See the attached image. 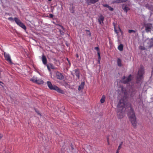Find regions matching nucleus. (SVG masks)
Returning <instances> with one entry per match:
<instances>
[{
	"label": "nucleus",
	"instance_id": "nucleus-1",
	"mask_svg": "<svg viewBox=\"0 0 153 153\" xmlns=\"http://www.w3.org/2000/svg\"><path fill=\"white\" fill-rule=\"evenodd\" d=\"M126 97L121 98L119 101L117 106V117L119 119H121L123 117L126 108L125 104L126 102Z\"/></svg>",
	"mask_w": 153,
	"mask_h": 153
},
{
	"label": "nucleus",
	"instance_id": "nucleus-2",
	"mask_svg": "<svg viewBox=\"0 0 153 153\" xmlns=\"http://www.w3.org/2000/svg\"><path fill=\"white\" fill-rule=\"evenodd\" d=\"M129 108H130L129 111L128 112V116L129 120L131 121L132 126L135 128L137 127V121L136 118L135 114L134 111L130 105Z\"/></svg>",
	"mask_w": 153,
	"mask_h": 153
},
{
	"label": "nucleus",
	"instance_id": "nucleus-3",
	"mask_svg": "<svg viewBox=\"0 0 153 153\" xmlns=\"http://www.w3.org/2000/svg\"><path fill=\"white\" fill-rule=\"evenodd\" d=\"M47 85L50 89L52 90H54L56 91L57 92L59 93L63 94V91L59 88L57 86L55 85H53L51 82L47 81Z\"/></svg>",
	"mask_w": 153,
	"mask_h": 153
},
{
	"label": "nucleus",
	"instance_id": "nucleus-4",
	"mask_svg": "<svg viewBox=\"0 0 153 153\" xmlns=\"http://www.w3.org/2000/svg\"><path fill=\"white\" fill-rule=\"evenodd\" d=\"M144 68L142 67H141L138 70L137 76V83L140 82L143 78V75L144 74Z\"/></svg>",
	"mask_w": 153,
	"mask_h": 153
},
{
	"label": "nucleus",
	"instance_id": "nucleus-5",
	"mask_svg": "<svg viewBox=\"0 0 153 153\" xmlns=\"http://www.w3.org/2000/svg\"><path fill=\"white\" fill-rule=\"evenodd\" d=\"M113 25L114 27V31L117 35L119 36H122L123 34V32L119 27H116L114 23H113Z\"/></svg>",
	"mask_w": 153,
	"mask_h": 153
},
{
	"label": "nucleus",
	"instance_id": "nucleus-6",
	"mask_svg": "<svg viewBox=\"0 0 153 153\" xmlns=\"http://www.w3.org/2000/svg\"><path fill=\"white\" fill-rule=\"evenodd\" d=\"M14 20L16 23L20 27H21L25 30L26 29V27L25 25L20 20L17 18H15Z\"/></svg>",
	"mask_w": 153,
	"mask_h": 153
},
{
	"label": "nucleus",
	"instance_id": "nucleus-7",
	"mask_svg": "<svg viewBox=\"0 0 153 153\" xmlns=\"http://www.w3.org/2000/svg\"><path fill=\"white\" fill-rule=\"evenodd\" d=\"M57 26H58V29L60 32V34L63 35L64 34V33L65 31V30L64 27L62 25H57Z\"/></svg>",
	"mask_w": 153,
	"mask_h": 153
},
{
	"label": "nucleus",
	"instance_id": "nucleus-8",
	"mask_svg": "<svg viewBox=\"0 0 153 153\" xmlns=\"http://www.w3.org/2000/svg\"><path fill=\"white\" fill-rule=\"evenodd\" d=\"M4 55L5 59L8 62L12 63V61L10 55L4 52Z\"/></svg>",
	"mask_w": 153,
	"mask_h": 153
},
{
	"label": "nucleus",
	"instance_id": "nucleus-9",
	"mask_svg": "<svg viewBox=\"0 0 153 153\" xmlns=\"http://www.w3.org/2000/svg\"><path fill=\"white\" fill-rule=\"evenodd\" d=\"M145 29L146 31L148 32L152 30L153 28V27L151 24H148L145 25Z\"/></svg>",
	"mask_w": 153,
	"mask_h": 153
},
{
	"label": "nucleus",
	"instance_id": "nucleus-10",
	"mask_svg": "<svg viewBox=\"0 0 153 153\" xmlns=\"http://www.w3.org/2000/svg\"><path fill=\"white\" fill-rule=\"evenodd\" d=\"M56 76L57 79L60 80H62L64 78V76L62 74L59 72L56 73Z\"/></svg>",
	"mask_w": 153,
	"mask_h": 153
},
{
	"label": "nucleus",
	"instance_id": "nucleus-11",
	"mask_svg": "<svg viewBox=\"0 0 153 153\" xmlns=\"http://www.w3.org/2000/svg\"><path fill=\"white\" fill-rule=\"evenodd\" d=\"M128 32L129 33L132 35L136 36L137 35V31L136 30H128Z\"/></svg>",
	"mask_w": 153,
	"mask_h": 153
},
{
	"label": "nucleus",
	"instance_id": "nucleus-12",
	"mask_svg": "<svg viewBox=\"0 0 153 153\" xmlns=\"http://www.w3.org/2000/svg\"><path fill=\"white\" fill-rule=\"evenodd\" d=\"M131 75L130 74L128 76V77L126 80H124L122 81L123 82L124 84H127L131 80Z\"/></svg>",
	"mask_w": 153,
	"mask_h": 153
},
{
	"label": "nucleus",
	"instance_id": "nucleus-13",
	"mask_svg": "<svg viewBox=\"0 0 153 153\" xmlns=\"http://www.w3.org/2000/svg\"><path fill=\"white\" fill-rule=\"evenodd\" d=\"M99 0H86V2L89 4L91 3L94 4L97 2Z\"/></svg>",
	"mask_w": 153,
	"mask_h": 153
},
{
	"label": "nucleus",
	"instance_id": "nucleus-14",
	"mask_svg": "<svg viewBox=\"0 0 153 153\" xmlns=\"http://www.w3.org/2000/svg\"><path fill=\"white\" fill-rule=\"evenodd\" d=\"M104 20V17L102 15H100L98 19V21L100 24H102V23H103V21Z\"/></svg>",
	"mask_w": 153,
	"mask_h": 153
},
{
	"label": "nucleus",
	"instance_id": "nucleus-15",
	"mask_svg": "<svg viewBox=\"0 0 153 153\" xmlns=\"http://www.w3.org/2000/svg\"><path fill=\"white\" fill-rule=\"evenodd\" d=\"M42 60L43 63L44 65H46L47 63V59L45 56L43 55L42 57Z\"/></svg>",
	"mask_w": 153,
	"mask_h": 153
},
{
	"label": "nucleus",
	"instance_id": "nucleus-16",
	"mask_svg": "<svg viewBox=\"0 0 153 153\" xmlns=\"http://www.w3.org/2000/svg\"><path fill=\"white\" fill-rule=\"evenodd\" d=\"M74 74L76 76L78 77L79 79V71L78 69H75L74 70Z\"/></svg>",
	"mask_w": 153,
	"mask_h": 153
},
{
	"label": "nucleus",
	"instance_id": "nucleus-17",
	"mask_svg": "<svg viewBox=\"0 0 153 153\" xmlns=\"http://www.w3.org/2000/svg\"><path fill=\"white\" fill-rule=\"evenodd\" d=\"M117 63L119 67H121L122 66V61L120 58H118L117 60Z\"/></svg>",
	"mask_w": 153,
	"mask_h": 153
},
{
	"label": "nucleus",
	"instance_id": "nucleus-18",
	"mask_svg": "<svg viewBox=\"0 0 153 153\" xmlns=\"http://www.w3.org/2000/svg\"><path fill=\"white\" fill-rule=\"evenodd\" d=\"M84 85H85L84 82H81L80 85L79 86L78 89V90L79 91H80L82 89H83V88Z\"/></svg>",
	"mask_w": 153,
	"mask_h": 153
},
{
	"label": "nucleus",
	"instance_id": "nucleus-19",
	"mask_svg": "<svg viewBox=\"0 0 153 153\" xmlns=\"http://www.w3.org/2000/svg\"><path fill=\"white\" fill-rule=\"evenodd\" d=\"M122 8L123 10L127 12V11L129 10V8L125 5H123L122 6Z\"/></svg>",
	"mask_w": 153,
	"mask_h": 153
},
{
	"label": "nucleus",
	"instance_id": "nucleus-20",
	"mask_svg": "<svg viewBox=\"0 0 153 153\" xmlns=\"http://www.w3.org/2000/svg\"><path fill=\"white\" fill-rule=\"evenodd\" d=\"M44 83V81L41 79H39L37 80L36 83L38 84H42Z\"/></svg>",
	"mask_w": 153,
	"mask_h": 153
},
{
	"label": "nucleus",
	"instance_id": "nucleus-21",
	"mask_svg": "<svg viewBox=\"0 0 153 153\" xmlns=\"http://www.w3.org/2000/svg\"><path fill=\"white\" fill-rule=\"evenodd\" d=\"M127 0H115L114 2L116 3H119L122 2H126Z\"/></svg>",
	"mask_w": 153,
	"mask_h": 153
},
{
	"label": "nucleus",
	"instance_id": "nucleus-22",
	"mask_svg": "<svg viewBox=\"0 0 153 153\" xmlns=\"http://www.w3.org/2000/svg\"><path fill=\"white\" fill-rule=\"evenodd\" d=\"M46 66H48L49 67H50V68L52 69H55V67L51 63H49L48 64L46 65Z\"/></svg>",
	"mask_w": 153,
	"mask_h": 153
},
{
	"label": "nucleus",
	"instance_id": "nucleus-23",
	"mask_svg": "<svg viewBox=\"0 0 153 153\" xmlns=\"http://www.w3.org/2000/svg\"><path fill=\"white\" fill-rule=\"evenodd\" d=\"M105 96L104 95H103V96H102V97L100 100V102L102 103H103L105 101Z\"/></svg>",
	"mask_w": 153,
	"mask_h": 153
},
{
	"label": "nucleus",
	"instance_id": "nucleus-24",
	"mask_svg": "<svg viewBox=\"0 0 153 153\" xmlns=\"http://www.w3.org/2000/svg\"><path fill=\"white\" fill-rule=\"evenodd\" d=\"M37 78L34 76L31 79H30V80L33 82L36 83L37 81Z\"/></svg>",
	"mask_w": 153,
	"mask_h": 153
},
{
	"label": "nucleus",
	"instance_id": "nucleus-25",
	"mask_svg": "<svg viewBox=\"0 0 153 153\" xmlns=\"http://www.w3.org/2000/svg\"><path fill=\"white\" fill-rule=\"evenodd\" d=\"M118 49L120 51H122L123 50V45L121 44H120L118 47Z\"/></svg>",
	"mask_w": 153,
	"mask_h": 153
},
{
	"label": "nucleus",
	"instance_id": "nucleus-26",
	"mask_svg": "<svg viewBox=\"0 0 153 153\" xmlns=\"http://www.w3.org/2000/svg\"><path fill=\"white\" fill-rule=\"evenodd\" d=\"M74 7L72 6V7L70 8V12L72 13H74Z\"/></svg>",
	"mask_w": 153,
	"mask_h": 153
},
{
	"label": "nucleus",
	"instance_id": "nucleus-27",
	"mask_svg": "<svg viewBox=\"0 0 153 153\" xmlns=\"http://www.w3.org/2000/svg\"><path fill=\"white\" fill-rule=\"evenodd\" d=\"M123 143L122 142L121 143H120V145H119L118 148H117V149H118V150H120V149L121 148H122V144H123Z\"/></svg>",
	"mask_w": 153,
	"mask_h": 153
},
{
	"label": "nucleus",
	"instance_id": "nucleus-28",
	"mask_svg": "<svg viewBox=\"0 0 153 153\" xmlns=\"http://www.w3.org/2000/svg\"><path fill=\"white\" fill-rule=\"evenodd\" d=\"M86 31L87 34H88V35L90 36H91V33L89 30H86Z\"/></svg>",
	"mask_w": 153,
	"mask_h": 153
},
{
	"label": "nucleus",
	"instance_id": "nucleus-29",
	"mask_svg": "<svg viewBox=\"0 0 153 153\" xmlns=\"http://www.w3.org/2000/svg\"><path fill=\"white\" fill-rule=\"evenodd\" d=\"M139 48L141 50H144L145 49V47L144 46H140Z\"/></svg>",
	"mask_w": 153,
	"mask_h": 153
},
{
	"label": "nucleus",
	"instance_id": "nucleus-30",
	"mask_svg": "<svg viewBox=\"0 0 153 153\" xmlns=\"http://www.w3.org/2000/svg\"><path fill=\"white\" fill-rule=\"evenodd\" d=\"M8 19L10 21H13L15 20L14 19H13L12 17H11L8 18Z\"/></svg>",
	"mask_w": 153,
	"mask_h": 153
},
{
	"label": "nucleus",
	"instance_id": "nucleus-31",
	"mask_svg": "<svg viewBox=\"0 0 153 153\" xmlns=\"http://www.w3.org/2000/svg\"><path fill=\"white\" fill-rule=\"evenodd\" d=\"M109 10L111 11H113V8L110 6H109L108 8Z\"/></svg>",
	"mask_w": 153,
	"mask_h": 153
},
{
	"label": "nucleus",
	"instance_id": "nucleus-32",
	"mask_svg": "<svg viewBox=\"0 0 153 153\" xmlns=\"http://www.w3.org/2000/svg\"><path fill=\"white\" fill-rule=\"evenodd\" d=\"M71 151H72L74 149V148H73V146L72 144H71Z\"/></svg>",
	"mask_w": 153,
	"mask_h": 153
},
{
	"label": "nucleus",
	"instance_id": "nucleus-33",
	"mask_svg": "<svg viewBox=\"0 0 153 153\" xmlns=\"http://www.w3.org/2000/svg\"><path fill=\"white\" fill-rule=\"evenodd\" d=\"M94 49L96 50L97 52L99 51V48H98V47H95L94 48Z\"/></svg>",
	"mask_w": 153,
	"mask_h": 153
},
{
	"label": "nucleus",
	"instance_id": "nucleus-34",
	"mask_svg": "<svg viewBox=\"0 0 153 153\" xmlns=\"http://www.w3.org/2000/svg\"><path fill=\"white\" fill-rule=\"evenodd\" d=\"M101 59V57H99L98 58V63L100 64V61Z\"/></svg>",
	"mask_w": 153,
	"mask_h": 153
},
{
	"label": "nucleus",
	"instance_id": "nucleus-35",
	"mask_svg": "<svg viewBox=\"0 0 153 153\" xmlns=\"http://www.w3.org/2000/svg\"><path fill=\"white\" fill-rule=\"evenodd\" d=\"M97 54L98 56V58L101 57L99 51L97 52Z\"/></svg>",
	"mask_w": 153,
	"mask_h": 153
},
{
	"label": "nucleus",
	"instance_id": "nucleus-36",
	"mask_svg": "<svg viewBox=\"0 0 153 153\" xmlns=\"http://www.w3.org/2000/svg\"><path fill=\"white\" fill-rule=\"evenodd\" d=\"M103 5L104 7H107V8H108V7L109 6L107 4H103Z\"/></svg>",
	"mask_w": 153,
	"mask_h": 153
},
{
	"label": "nucleus",
	"instance_id": "nucleus-37",
	"mask_svg": "<svg viewBox=\"0 0 153 153\" xmlns=\"http://www.w3.org/2000/svg\"><path fill=\"white\" fill-rule=\"evenodd\" d=\"M47 68H48V70L50 72L51 71V68H50V67H49L48 66H47Z\"/></svg>",
	"mask_w": 153,
	"mask_h": 153
},
{
	"label": "nucleus",
	"instance_id": "nucleus-38",
	"mask_svg": "<svg viewBox=\"0 0 153 153\" xmlns=\"http://www.w3.org/2000/svg\"><path fill=\"white\" fill-rule=\"evenodd\" d=\"M3 135L0 133V140L3 137Z\"/></svg>",
	"mask_w": 153,
	"mask_h": 153
},
{
	"label": "nucleus",
	"instance_id": "nucleus-39",
	"mask_svg": "<svg viewBox=\"0 0 153 153\" xmlns=\"http://www.w3.org/2000/svg\"><path fill=\"white\" fill-rule=\"evenodd\" d=\"M35 111L36 112V113L40 115V114L39 113V112L37 111L36 109H35Z\"/></svg>",
	"mask_w": 153,
	"mask_h": 153
},
{
	"label": "nucleus",
	"instance_id": "nucleus-40",
	"mask_svg": "<svg viewBox=\"0 0 153 153\" xmlns=\"http://www.w3.org/2000/svg\"><path fill=\"white\" fill-rule=\"evenodd\" d=\"M107 142H108V141H109V137L108 136H107Z\"/></svg>",
	"mask_w": 153,
	"mask_h": 153
},
{
	"label": "nucleus",
	"instance_id": "nucleus-41",
	"mask_svg": "<svg viewBox=\"0 0 153 153\" xmlns=\"http://www.w3.org/2000/svg\"><path fill=\"white\" fill-rule=\"evenodd\" d=\"M67 60L68 62L69 63L70 65H71V62H70V61L69 60H68V58L67 59Z\"/></svg>",
	"mask_w": 153,
	"mask_h": 153
},
{
	"label": "nucleus",
	"instance_id": "nucleus-42",
	"mask_svg": "<svg viewBox=\"0 0 153 153\" xmlns=\"http://www.w3.org/2000/svg\"><path fill=\"white\" fill-rule=\"evenodd\" d=\"M125 76H124L123 77V78H122V79H123V81L124 80H125Z\"/></svg>",
	"mask_w": 153,
	"mask_h": 153
},
{
	"label": "nucleus",
	"instance_id": "nucleus-43",
	"mask_svg": "<svg viewBox=\"0 0 153 153\" xmlns=\"http://www.w3.org/2000/svg\"><path fill=\"white\" fill-rule=\"evenodd\" d=\"M76 57L77 58H79V55H78V54H76Z\"/></svg>",
	"mask_w": 153,
	"mask_h": 153
},
{
	"label": "nucleus",
	"instance_id": "nucleus-44",
	"mask_svg": "<svg viewBox=\"0 0 153 153\" xmlns=\"http://www.w3.org/2000/svg\"><path fill=\"white\" fill-rule=\"evenodd\" d=\"M1 83L3 84V83L0 81V85L2 86V85L1 84Z\"/></svg>",
	"mask_w": 153,
	"mask_h": 153
},
{
	"label": "nucleus",
	"instance_id": "nucleus-45",
	"mask_svg": "<svg viewBox=\"0 0 153 153\" xmlns=\"http://www.w3.org/2000/svg\"><path fill=\"white\" fill-rule=\"evenodd\" d=\"M119 150H118V149H117V151L116 152H118L119 153Z\"/></svg>",
	"mask_w": 153,
	"mask_h": 153
},
{
	"label": "nucleus",
	"instance_id": "nucleus-46",
	"mask_svg": "<svg viewBox=\"0 0 153 153\" xmlns=\"http://www.w3.org/2000/svg\"><path fill=\"white\" fill-rule=\"evenodd\" d=\"M107 142V143H108V145H109L110 144V143L109 142V141H108V142Z\"/></svg>",
	"mask_w": 153,
	"mask_h": 153
},
{
	"label": "nucleus",
	"instance_id": "nucleus-47",
	"mask_svg": "<svg viewBox=\"0 0 153 153\" xmlns=\"http://www.w3.org/2000/svg\"><path fill=\"white\" fill-rule=\"evenodd\" d=\"M50 15V16L51 17H53V15L52 14H51Z\"/></svg>",
	"mask_w": 153,
	"mask_h": 153
},
{
	"label": "nucleus",
	"instance_id": "nucleus-48",
	"mask_svg": "<svg viewBox=\"0 0 153 153\" xmlns=\"http://www.w3.org/2000/svg\"><path fill=\"white\" fill-rule=\"evenodd\" d=\"M49 1H51V0H48Z\"/></svg>",
	"mask_w": 153,
	"mask_h": 153
},
{
	"label": "nucleus",
	"instance_id": "nucleus-49",
	"mask_svg": "<svg viewBox=\"0 0 153 153\" xmlns=\"http://www.w3.org/2000/svg\"><path fill=\"white\" fill-rule=\"evenodd\" d=\"M116 153H118V152H116Z\"/></svg>",
	"mask_w": 153,
	"mask_h": 153
}]
</instances>
